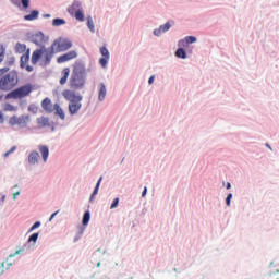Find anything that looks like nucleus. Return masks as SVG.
Masks as SVG:
<instances>
[{
  "label": "nucleus",
  "mask_w": 279,
  "mask_h": 279,
  "mask_svg": "<svg viewBox=\"0 0 279 279\" xmlns=\"http://www.w3.org/2000/svg\"><path fill=\"white\" fill-rule=\"evenodd\" d=\"M71 47H73L71 40L58 38L53 41L50 48L43 46L41 48L34 50L31 57V62L33 65H36L38 62H40L41 66H48V64H51V60L56 53L69 51Z\"/></svg>",
  "instance_id": "f257e3e1"
},
{
  "label": "nucleus",
  "mask_w": 279,
  "mask_h": 279,
  "mask_svg": "<svg viewBox=\"0 0 279 279\" xmlns=\"http://www.w3.org/2000/svg\"><path fill=\"white\" fill-rule=\"evenodd\" d=\"M86 84V65L82 62H75L73 64L72 74L70 77V88L73 90H80L84 88Z\"/></svg>",
  "instance_id": "f03ea898"
},
{
  "label": "nucleus",
  "mask_w": 279,
  "mask_h": 279,
  "mask_svg": "<svg viewBox=\"0 0 279 279\" xmlns=\"http://www.w3.org/2000/svg\"><path fill=\"white\" fill-rule=\"evenodd\" d=\"M16 86H19V72L16 70L10 71L9 68L0 69V90L8 93Z\"/></svg>",
  "instance_id": "7ed1b4c3"
},
{
  "label": "nucleus",
  "mask_w": 279,
  "mask_h": 279,
  "mask_svg": "<svg viewBox=\"0 0 279 279\" xmlns=\"http://www.w3.org/2000/svg\"><path fill=\"white\" fill-rule=\"evenodd\" d=\"M62 97L65 101H69L68 110L71 116L77 114L82 110V95L74 90L65 89L62 92Z\"/></svg>",
  "instance_id": "20e7f679"
},
{
  "label": "nucleus",
  "mask_w": 279,
  "mask_h": 279,
  "mask_svg": "<svg viewBox=\"0 0 279 279\" xmlns=\"http://www.w3.org/2000/svg\"><path fill=\"white\" fill-rule=\"evenodd\" d=\"M15 53H24L20 58V69H25L27 73H32L34 66L29 65V49H27V45L17 43L15 45Z\"/></svg>",
  "instance_id": "39448f33"
},
{
  "label": "nucleus",
  "mask_w": 279,
  "mask_h": 279,
  "mask_svg": "<svg viewBox=\"0 0 279 279\" xmlns=\"http://www.w3.org/2000/svg\"><path fill=\"white\" fill-rule=\"evenodd\" d=\"M32 90H34V88L32 87V84H26L23 86H20L19 88L12 90L11 93H9L7 95L8 99H23L25 97H29V95L32 94Z\"/></svg>",
  "instance_id": "423d86ee"
},
{
  "label": "nucleus",
  "mask_w": 279,
  "mask_h": 279,
  "mask_svg": "<svg viewBox=\"0 0 279 279\" xmlns=\"http://www.w3.org/2000/svg\"><path fill=\"white\" fill-rule=\"evenodd\" d=\"M28 121H29V117L27 116H21V117L13 116L9 119V125H11L12 128L17 125V128L23 129L27 125Z\"/></svg>",
  "instance_id": "0eeeda50"
},
{
  "label": "nucleus",
  "mask_w": 279,
  "mask_h": 279,
  "mask_svg": "<svg viewBox=\"0 0 279 279\" xmlns=\"http://www.w3.org/2000/svg\"><path fill=\"white\" fill-rule=\"evenodd\" d=\"M77 58V52L75 50H71L60 57H58V64H64V62H69L70 60H75Z\"/></svg>",
  "instance_id": "6e6552de"
},
{
  "label": "nucleus",
  "mask_w": 279,
  "mask_h": 279,
  "mask_svg": "<svg viewBox=\"0 0 279 279\" xmlns=\"http://www.w3.org/2000/svg\"><path fill=\"white\" fill-rule=\"evenodd\" d=\"M100 53L102 56V58L99 59V64L106 69V66L108 65V60H110V52L108 51V48H106V46H102L100 48Z\"/></svg>",
  "instance_id": "1a4fd4ad"
},
{
  "label": "nucleus",
  "mask_w": 279,
  "mask_h": 279,
  "mask_svg": "<svg viewBox=\"0 0 279 279\" xmlns=\"http://www.w3.org/2000/svg\"><path fill=\"white\" fill-rule=\"evenodd\" d=\"M41 108H43L45 111L51 113V112H54L56 105H53V104L51 102V99L45 98V99L41 101Z\"/></svg>",
  "instance_id": "9d476101"
},
{
  "label": "nucleus",
  "mask_w": 279,
  "mask_h": 279,
  "mask_svg": "<svg viewBox=\"0 0 279 279\" xmlns=\"http://www.w3.org/2000/svg\"><path fill=\"white\" fill-rule=\"evenodd\" d=\"M21 252H23V250H19L16 251L14 254H11L4 262V270L8 271V269H10V267H12V265H14V260H11L10 258H14V256H17V254H21Z\"/></svg>",
  "instance_id": "9b49d317"
},
{
  "label": "nucleus",
  "mask_w": 279,
  "mask_h": 279,
  "mask_svg": "<svg viewBox=\"0 0 279 279\" xmlns=\"http://www.w3.org/2000/svg\"><path fill=\"white\" fill-rule=\"evenodd\" d=\"M171 29V23L167 22L161 25L159 28L154 31L155 36H160V34H165V32H169Z\"/></svg>",
  "instance_id": "f8f14e48"
},
{
  "label": "nucleus",
  "mask_w": 279,
  "mask_h": 279,
  "mask_svg": "<svg viewBox=\"0 0 279 279\" xmlns=\"http://www.w3.org/2000/svg\"><path fill=\"white\" fill-rule=\"evenodd\" d=\"M38 149H39V153L41 154V158L44 162H47L49 158V147L47 145H39Z\"/></svg>",
  "instance_id": "ddd939ff"
},
{
  "label": "nucleus",
  "mask_w": 279,
  "mask_h": 279,
  "mask_svg": "<svg viewBox=\"0 0 279 279\" xmlns=\"http://www.w3.org/2000/svg\"><path fill=\"white\" fill-rule=\"evenodd\" d=\"M38 160H40V154L34 150L28 155V162L29 165H37Z\"/></svg>",
  "instance_id": "4468645a"
},
{
  "label": "nucleus",
  "mask_w": 279,
  "mask_h": 279,
  "mask_svg": "<svg viewBox=\"0 0 279 279\" xmlns=\"http://www.w3.org/2000/svg\"><path fill=\"white\" fill-rule=\"evenodd\" d=\"M106 85L104 83H100L98 85V99L99 101H104V99H106Z\"/></svg>",
  "instance_id": "2eb2a0df"
},
{
  "label": "nucleus",
  "mask_w": 279,
  "mask_h": 279,
  "mask_svg": "<svg viewBox=\"0 0 279 279\" xmlns=\"http://www.w3.org/2000/svg\"><path fill=\"white\" fill-rule=\"evenodd\" d=\"M69 75H71V69L64 68L62 70V77L60 80L61 86H64V84H66V81L69 80Z\"/></svg>",
  "instance_id": "dca6fc26"
},
{
  "label": "nucleus",
  "mask_w": 279,
  "mask_h": 279,
  "mask_svg": "<svg viewBox=\"0 0 279 279\" xmlns=\"http://www.w3.org/2000/svg\"><path fill=\"white\" fill-rule=\"evenodd\" d=\"M70 14H74V17L76 19V21H84V13L82 12V10H76L75 12H73V7L69 10Z\"/></svg>",
  "instance_id": "f3484780"
},
{
  "label": "nucleus",
  "mask_w": 279,
  "mask_h": 279,
  "mask_svg": "<svg viewBox=\"0 0 279 279\" xmlns=\"http://www.w3.org/2000/svg\"><path fill=\"white\" fill-rule=\"evenodd\" d=\"M37 124H38V128H48L49 118H45V117L38 118L37 119Z\"/></svg>",
  "instance_id": "a211bd4d"
},
{
  "label": "nucleus",
  "mask_w": 279,
  "mask_h": 279,
  "mask_svg": "<svg viewBox=\"0 0 279 279\" xmlns=\"http://www.w3.org/2000/svg\"><path fill=\"white\" fill-rule=\"evenodd\" d=\"M54 112L56 114H58V117H60V119H62V121H64L65 119L64 110L60 108V105L54 104Z\"/></svg>",
  "instance_id": "6ab92c4d"
},
{
  "label": "nucleus",
  "mask_w": 279,
  "mask_h": 279,
  "mask_svg": "<svg viewBox=\"0 0 279 279\" xmlns=\"http://www.w3.org/2000/svg\"><path fill=\"white\" fill-rule=\"evenodd\" d=\"M39 12L34 10L31 12V14L24 16V21H36L38 19Z\"/></svg>",
  "instance_id": "aec40b11"
},
{
  "label": "nucleus",
  "mask_w": 279,
  "mask_h": 279,
  "mask_svg": "<svg viewBox=\"0 0 279 279\" xmlns=\"http://www.w3.org/2000/svg\"><path fill=\"white\" fill-rule=\"evenodd\" d=\"M53 27H60V25H66V21L64 19L57 17L52 20Z\"/></svg>",
  "instance_id": "412c9836"
},
{
  "label": "nucleus",
  "mask_w": 279,
  "mask_h": 279,
  "mask_svg": "<svg viewBox=\"0 0 279 279\" xmlns=\"http://www.w3.org/2000/svg\"><path fill=\"white\" fill-rule=\"evenodd\" d=\"M101 180H104V178L100 177L94 189V192L92 193L90 199H93V197H95V195L99 193V186H101Z\"/></svg>",
  "instance_id": "4be33fe9"
},
{
  "label": "nucleus",
  "mask_w": 279,
  "mask_h": 279,
  "mask_svg": "<svg viewBox=\"0 0 279 279\" xmlns=\"http://www.w3.org/2000/svg\"><path fill=\"white\" fill-rule=\"evenodd\" d=\"M175 56H177V58H181L182 60H185V58H186V51H184L183 48H179V49L175 51Z\"/></svg>",
  "instance_id": "5701e85b"
},
{
  "label": "nucleus",
  "mask_w": 279,
  "mask_h": 279,
  "mask_svg": "<svg viewBox=\"0 0 279 279\" xmlns=\"http://www.w3.org/2000/svg\"><path fill=\"white\" fill-rule=\"evenodd\" d=\"M3 111L4 112H16V107H14V105L5 104L3 106Z\"/></svg>",
  "instance_id": "b1692460"
},
{
  "label": "nucleus",
  "mask_w": 279,
  "mask_h": 279,
  "mask_svg": "<svg viewBox=\"0 0 279 279\" xmlns=\"http://www.w3.org/2000/svg\"><path fill=\"white\" fill-rule=\"evenodd\" d=\"M5 60V46L2 44L0 45V64Z\"/></svg>",
  "instance_id": "393cba45"
},
{
  "label": "nucleus",
  "mask_w": 279,
  "mask_h": 279,
  "mask_svg": "<svg viewBox=\"0 0 279 279\" xmlns=\"http://www.w3.org/2000/svg\"><path fill=\"white\" fill-rule=\"evenodd\" d=\"M88 221H90V211H86L83 216V226H88Z\"/></svg>",
  "instance_id": "a878e982"
},
{
  "label": "nucleus",
  "mask_w": 279,
  "mask_h": 279,
  "mask_svg": "<svg viewBox=\"0 0 279 279\" xmlns=\"http://www.w3.org/2000/svg\"><path fill=\"white\" fill-rule=\"evenodd\" d=\"M87 26L90 29V32H95V24L93 23V17L92 16L87 17Z\"/></svg>",
  "instance_id": "bb28decb"
},
{
  "label": "nucleus",
  "mask_w": 279,
  "mask_h": 279,
  "mask_svg": "<svg viewBox=\"0 0 279 279\" xmlns=\"http://www.w3.org/2000/svg\"><path fill=\"white\" fill-rule=\"evenodd\" d=\"M185 43H186L187 45H191V44H193V43H197V37H195V36H186V37H185Z\"/></svg>",
  "instance_id": "cd10ccee"
},
{
  "label": "nucleus",
  "mask_w": 279,
  "mask_h": 279,
  "mask_svg": "<svg viewBox=\"0 0 279 279\" xmlns=\"http://www.w3.org/2000/svg\"><path fill=\"white\" fill-rule=\"evenodd\" d=\"M38 233H33L29 238H28V243H36L38 241Z\"/></svg>",
  "instance_id": "c85d7f7f"
},
{
  "label": "nucleus",
  "mask_w": 279,
  "mask_h": 279,
  "mask_svg": "<svg viewBox=\"0 0 279 279\" xmlns=\"http://www.w3.org/2000/svg\"><path fill=\"white\" fill-rule=\"evenodd\" d=\"M5 274V262L0 263V276Z\"/></svg>",
  "instance_id": "c756f323"
},
{
  "label": "nucleus",
  "mask_w": 279,
  "mask_h": 279,
  "mask_svg": "<svg viewBox=\"0 0 279 279\" xmlns=\"http://www.w3.org/2000/svg\"><path fill=\"white\" fill-rule=\"evenodd\" d=\"M36 228H40V221L35 222V223L31 227V229H29L28 232H34V230H36Z\"/></svg>",
  "instance_id": "7c9ffc66"
},
{
  "label": "nucleus",
  "mask_w": 279,
  "mask_h": 279,
  "mask_svg": "<svg viewBox=\"0 0 279 279\" xmlns=\"http://www.w3.org/2000/svg\"><path fill=\"white\" fill-rule=\"evenodd\" d=\"M117 206H119V198H114V199H113V202H112L110 208H111V209H112V208H117Z\"/></svg>",
  "instance_id": "2f4dec72"
},
{
  "label": "nucleus",
  "mask_w": 279,
  "mask_h": 279,
  "mask_svg": "<svg viewBox=\"0 0 279 279\" xmlns=\"http://www.w3.org/2000/svg\"><path fill=\"white\" fill-rule=\"evenodd\" d=\"M22 5L25 10H27V8H29V0H22Z\"/></svg>",
  "instance_id": "473e14b6"
},
{
  "label": "nucleus",
  "mask_w": 279,
  "mask_h": 279,
  "mask_svg": "<svg viewBox=\"0 0 279 279\" xmlns=\"http://www.w3.org/2000/svg\"><path fill=\"white\" fill-rule=\"evenodd\" d=\"M16 150V147H12L9 151H7L5 154H4V158H8L9 157V155L10 154H13V151H15Z\"/></svg>",
  "instance_id": "72a5a7b5"
},
{
  "label": "nucleus",
  "mask_w": 279,
  "mask_h": 279,
  "mask_svg": "<svg viewBox=\"0 0 279 279\" xmlns=\"http://www.w3.org/2000/svg\"><path fill=\"white\" fill-rule=\"evenodd\" d=\"M232 199V193L228 194L227 198H226V204L227 206H230V202Z\"/></svg>",
  "instance_id": "f704fd0d"
},
{
  "label": "nucleus",
  "mask_w": 279,
  "mask_h": 279,
  "mask_svg": "<svg viewBox=\"0 0 279 279\" xmlns=\"http://www.w3.org/2000/svg\"><path fill=\"white\" fill-rule=\"evenodd\" d=\"M58 213H60V210L54 211V213L50 216L49 221H53V219H54L56 215H58Z\"/></svg>",
  "instance_id": "c9c22d12"
},
{
  "label": "nucleus",
  "mask_w": 279,
  "mask_h": 279,
  "mask_svg": "<svg viewBox=\"0 0 279 279\" xmlns=\"http://www.w3.org/2000/svg\"><path fill=\"white\" fill-rule=\"evenodd\" d=\"M154 80H156V76H150L149 80H148V84H154Z\"/></svg>",
  "instance_id": "e433bc0d"
},
{
  "label": "nucleus",
  "mask_w": 279,
  "mask_h": 279,
  "mask_svg": "<svg viewBox=\"0 0 279 279\" xmlns=\"http://www.w3.org/2000/svg\"><path fill=\"white\" fill-rule=\"evenodd\" d=\"M147 195V187L144 189L143 193H142V197H145Z\"/></svg>",
  "instance_id": "4c0bfd02"
},
{
  "label": "nucleus",
  "mask_w": 279,
  "mask_h": 279,
  "mask_svg": "<svg viewBox=\"0 0 279 279\" xmlns=\"http://www.w3.org/2000/svg\"><path fill=\"white\" fill-rule=\"evenodd\" d=\"M20 194H21L20 192H15V193L13 194V199H16V197H19Z\"/></svg>",
  "instance_id": "58836bf2"
},
{
  "label": "nucleus",
  "mask_w": 279,
  "mask_h": 279,
  "mask_svg": "<svg viewBox=\"0 0 279 279\" xmlns=\"http://www.w3.org/2000/svg\"><path fill=\"white\" fill-rule=\"evenodd\" d=\"M0 123H3V113L0 112Z\"/></svg>",
  "instance_id": "ea45409f"
},
{
  "label": "nucleus",
  "mask_w": 279,
  "mask_h": 279,
  "mask_svg": "<svg viewBox=\"0 0 279 279\" xmlns=\"http://www.w3.org/2000/svg\"><path fill=\"white\" fill-rule=\"evenodd\" d=\"M44 17H45V19H50V17H51V14H45Z\"/></svg>",
  "instance_id": "a19ab883"
},
{
  "label": "nucleus",
  "mask_w": 279,
  "mask_h": 279,
  "mask_svg": "<svg viewBox=\"0 0 279 279\" xmlns=\"http://www.w3.org/2000/svg\"><path fill=\"white\" fill-rule=\"evenodd\" d=\"M227 189H232V185L230 183H227Z\"/></svg>",
  "instance_id": "79ce46f5"
},
{
  "label": "nucleus",
  "mask_w": 279,
  "mask_h": 279,
  "mask_svg": "<svg viewBox=\"0 0 279 279\" xmlns=\"http://www.w3.org/2000/svg\"><path fill=\"white\" fill-rule=\"evenodd\" d=\"M267 147H269V149H271V146H269V144H266Z\"/></svg>",
  "instance_id": "37998d69"
},
{
  "label": "nucleus",
  "mask_w": 279,
  "mask_h": 279,
  "mask_svg": "<svg viewBox=\"0 0 279 279\" xmlns=\"http://www.w3.org/2000/svg\"><path fill=\"white\" fill-rule=\"evenodd\" d=\"M100 266H101V263H98V264H97V267H100Z\"/></svg>",
  "instance_id": "c03bdc74"
},
{
  "label": "nucleus",
  "mask_w": 279,
  "mask_h": 279,
  "mask_svg": "<svg viewBox=\"0 0 279 279\" xmlns=\"http://www.w3.org/2000/svg\"><path fill=\"white\" fill-rule=\"evenodd\" d=\"M14 62V59H12L11 64Z\"/></svg>",
  "instance_id": "a18cd8bd"
},
{
  "label": "nucleus",
  "mask_w": 279,
  "mask_h": 279,
  "mask_svg": "<svg viewBox=\"0 0 279 279\" xmlns=\"http://www.w3.org/2000/svg\"><path fill=\"white\" fill-rule=\"evenodd\" d=\"M279 279V278H278Z\"/></svg>",
  "instance_id": "49530a36"
}]
</instances>
